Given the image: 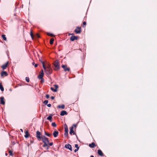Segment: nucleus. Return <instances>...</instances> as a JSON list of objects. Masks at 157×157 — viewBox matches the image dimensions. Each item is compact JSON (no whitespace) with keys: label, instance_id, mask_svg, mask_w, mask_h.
Instances as JSON below:
<instances>
[{"label":"nucleus","instance_id":"1a4fd4ad","mask_svg":"<svg viewBox=\"0 0 157 157\" xmlns=\"http://www.w3.org/2000/svg\"><path fill=\"white\" fill-rule=\"evenodd\" d=\"M65 147L66 148L69 149L71 151H72V150L71 145L69 144H66L65 146Z\"/></svg>","mask_w":157,"mask_h":157},{"label":"nucleus","instance_id":"c85d7f7f","mask_svg":"<svg viewBox=\"0 0 157 157\" xmlns=\"http://www.w3.org/2000/svg\"><path fill=\"white\" fill-rule=\"evenodd\" d=\"M30 36L32 39H33V34L32 31L30 32Z\"/></svg>","mask_w":157,"mask_h":157},{"label":"nucleus","instance_id":"a878e982","mask_svg":"<svg viewBox=\"0 0 157 157\" xmlns=\"http://www.w3.org/2000/svg\"><path fill=\"white\" fill-rule=\"evenodd\" d=\"M2 37L3 38V40H6V37L5 35L4 34L2 35Z\"/></svg>","mask_w":157,"mask_h":157},{"label":"nucleus","instance_id":"393cba45","mask_svg":"<svg viewBox=\"0 0 157 157\" xmlns=\"http://www.w3.org/2000/svg\"><path fill=\"white\" fill-rule=\"evenodd\" d=\"M52 127H56V126H57L55 122H53L52 123Z\"/></svg>","mask_w":157,"mask_h":157},{"label":"nucleus","instance_id":"473e14b6","mask_svg":"<svg viewBox=\"0 0 157 157\" xmlns=\"http://www.w3.org/2000/svg\"><path fill=\"white\" fill-rule=\"evenodd\" d=\"M75 147H76V149H77V148H78V149H79V147L78 146V144H75Z\"/></svg>","mask_w":157,"mask_h":157},{"label":"nucleus","instance_id":"ea45409f","mask_svg":"<svg viewBox=\"0 0 157 157\" xmlns=\"http://www.w3.org/2000/svg\"><path fill=\"white\" fill-rule=\"evenodd\" d=\"M53 144V142H51V143H49V145L50 146H52V145Z\"/></svg>","mask_w":157,"mask_h":157},{"label":"nucleus","instance_id":"b1692460","mask_svg":"<svg viewBox=\"0 0 157 157\" xmlns=\"http://www.w3.org/2000/svg\"><path fill=\"white\" fill-rule=\"evenodd\" d=\"M54 39L53 38H51L50 40V44H52L53 43V42L54 41Z\"/></svg>","mask_w":157,"mask_h":157},{"label":"nucleus","instance_id":"a18cd8bd","mask_svg":"<svg viewBox=\"0 0 157 157\" xmlns=\"http://www.w3.org/2000/svg\"><path fill=\"white\" fill-rule=\"evenodd\" d=\"M37 36L38 37H40V36L38 34H37Z\"/></svg>","mask_w":157,"mask_h":157},{"label":"nucleus","instance_id":"f257e3e1","mask_svg":"<svg viewBox=\"0 0 157 157\" xmlns=\"http://www.w3.org/2000/svg\"><path fill=\"white\" fill-rule=\"evenodd\" d=\"M41 139L42 140L43 142L44 143L43 147H46V149L48 150L49 148V147L48 145V144L49 142L48 138L44 136H42Z\"/></svg>","mask_w":157,"mask_h":157},{"label":"nucleus","instance_id":"bb28decb","mask_svg":"<svg viewBox=\"0 0 157 157\" xmlns=\"http://www.w3.org/2000/svg\"><path fill=\"white\" fill-rule=\"evenodd\" d=\"M45 134L46 135H47V136H48L49 137H50L51 136V135L50 134H49L47 132H45Z\"/></svg>","mask_w":157,"mask_h":157},{"label":"nucleus","instance_id":"2f4dec72","mask_svg":"<svg viewBox=\"0 0 157 157\" xmlns=\"http://www.w3.org/2000/svg\"><path fill=\"white\" fill-rule=\"evenodd\" d=\"M9 153L10 154V155H13V153L12 151H11L10 150L9 151Z\"/></svg>","mask_w":157,"mask_h":157},{"label":"nucleus","instance_id":"6e6552de","mask_svg":"<svg viewBox=\"0 0 157 157\" xmlns=\"http://www.w3.org/2000/svg\"><path fill=\"white\" fill-rule=\"evenodd\" d=\"M0 104L2 105H4L5 104L4 98L3 97H2L0 98Z\"/></svg>","mask_w":157,"mask_h":157},{"label":"nucleus","instance_id":"f3484780","mask_svg":"<svg viewBox=\"0 0 157 157\" xmlns=\"http://www.w3.org/2000/svg\"><path fill=\"white\" fill-rule=\"evenodd\" d=\"M89 146L91 148H94L96 146L94 142H92L91 144H89Z\"/></svg>","mask_w":157,"mask_h":157},{"label":"nucleus","instance_id":"2eb2a0df","mask_svg":"<svg viewBox=\"0 0 157 157\" xmlns=\"http://www.w3.org/2000/svg\"><path fill=\"white\" fill-rule=\"evenodd\" d=\"M77 36H72L70 38V40L71 41H74L75 40L77 39Z\"/></svg>","mask_w":157,"mask_h":157},{"label":"nucleus","instance_id":"e433bc0d","mask_svg":"<svg viewBox=\"0 0 157 157\" xmlns=\"http://www.w3.org/2000/svg\"><path fill=\"white\" fill-rule=\"evenodd\" d=\"M46 98H47L48 99L49 98V94H46Z\"/></svg>","mask_w":157,"mask_h":157},{"label":"nucleus","instance_id":"6ab92c4d","mask_svg":"<svg viewBox=\"0 0 157 157\" xmlns=\"http://www.w3.org/2000/svg\"><path fill=\"white\" fill-rule=\"evenodd\" d=\"M64 129H65V132H68V128L67 125L66 124H65L64 125Z\"/></svg>","mask_w":157,"mask_h":157},{"label":"nucleus","instance_id":"79ce46f5","mask_svg":"<svg viewBox=\"0 0 157 157\" xmlns=\"http://www.w3.org/2000/svg\"><path fill=\"white\" fill-rule=\"evenodd\" d=\"M78 148H77V149H75L74 150V152H76L77 151H78Z\"/></svg>","mask_w":157,"mask_h":157},{"label":"nucleus","instance_id":"423d86ee","mask_svg":"<svg viewBox=\"0 0 157 157\" xmlns=\"http://www.w3.org/2000/svg\"><path fill=\"white\" fill-rule=\"evenodd\" d=\"M61 67L63 69L64 71H69L70 69L69 67H67V65H62L61 66Z\"/></svg>","mask_w":157,"mask_h":157},{"label":"nucleus","instance_id":"ddd939ff","mask_svg":"<svg viewBox=\"0 0 157 157\" xmlns=\"http://www.w3.org/2000/svg\"><path fill=\"white\" fill-rule=\"evenodd\" d=\"M98 153L99 155L101 156H102L104 155L102 151L100 149H99L98 150Z\"/></svg>","mask_w":157,"mask_h":157},{"label":"nucleus","instance_id":"f03ea898","mask_svg":"<svg viewBox=\"0 0 157 157\" xmlns=\"http://www.w3.org/2000/svg\"><path fill=\"white\" fill-rule=\"evenodd\" d=\"M42 63L43 64V67L45 70L46 73L47 75L51 74L52 72V70L51 68H46V67L45 66L43 62H42Z\"/></svg>","mask_w":157,"mask_h":157},{"label":"nucleus","instance_id":"7ed1b4c3","mask_svg":"<svg viewBox=\"0 0 157 157\" xmlns=\"http://www.w3.org/2000/svg\"><path fill=\"white\" fill-rule=\"evenodd\" d=\"M53 65L55 66V70L58 71L60 68V66L59 61L58 60H56L53 63Z\"/></svg>","mask_w":157,"mask_h":157},{"label":"nucleus","instance_id":"20e7f679","mask_svg":"<svg viewBox=\"0 0 157 157\" xmlns=\"http://www.w3.org/2000/svg\"><path fill=\"white\" fill-rule=\"evenodd\" d=\"M77 125L76 124H74L70 128V134L72 135V134L73 133V134H75V132L73 130V129L74 128V127H77Z\"/></svg>","mask_w":157,"mask_h":157},{"label":"nucleus","instance_id":"c9c22d12","mask_svg":"<svg viewBox=\"0 0 157 157\" xmlns=\"http://www.w3.org/2000/svg\"><path fill=\"white\" fill-rule=\"evenodd\" d=\"M48 34L49 36H53V34L50 33H48Z\"/></svg>","mask_w":157,"mask_h":157},{"label":"nucleus","instance_id":"4c0bfd02","mask_svg":"<svg viewBox=\"0 0 157 157\" xmlns=\"http://www.w3.org/2000/svg\"><path fill=\"white\" fill-rule=\"evenodd\" d=\"M41 79V82H44V79L43 78H40Z\"/></svg>","mask_w":157,"mask_h":157},{"label":"nucleus","instance_id":"49530a36","mask_svg":"<svg viewBox=\"0 0 157 157\" xmlns=\"http://www.w3.org/2000/svg\"><path fill=\"white\" fill-rule=\"evenodd\" d=\"M5 155H6V156L7 155H8L7 153H6V154H5Z\"/></svg>","mask_w":157,"mask_h":157},{"label":"nucleus","instance_id":"7c9ffc66","mask_svg":"<svg viewBox=\"0 0 157 157\" xmlns=\"http://www.w3.org/2000/svg\"><path fill=\"white\" fill-rule=\"evenodd\" d=\"M25 80L27 82H29V78L28 77H26Z\"/></svg>","mask_w":157,"mask_h":157},{"label":"nucleus","instance_id":"de8ad7c7","mask_svg":"<svg viewBox=\"0 0 157 157\" xmlns=\"http://www.w3.org/2000/svg\"><path fill=\"white\" fill-rule=\"evenodd\" d=\"M90 157H94L93 155H91Z\"/></svg>","mask_w":157,"mask_h":157},{"label":"nucleus","instance_id":"8fccbe9b","mask_svg":"<svg viewBox=\"0 0 157 157\" xmlns=\"http://www.w3.org/2000/svg\"><path fill=\"white\" fill-rule=\"evenodd\" d=\"M20 130L22 132H23V130L22 129H21Z\"/></svg>","mask_w":157,"mask_h":157},{"label":"nucleus","instance_id":"4468645a","mask_svg":"<svg viewBox=\"0 0 157 157\" xmlns=\"http://www.w3.org/2000/svg\"><path fill=\"white\" fill-rule=\"evenodd\" d=\"M59 132L57 131H54L53 132V135L54 137H56L58 135Z\"/></svg>","mask_w":157,"mask_h":157},{"label":"nucleus","instance_id":"9d476101","mask_svg":"<svg viewBox=\"0 0 157 157\" xmlns=\"http://www.w3.org/2000/svg\"><path fill=\"white\" fill-rule=\"evenodd\" d=\"M8 64V62H7L6 63L3 64L1 66V68L3 70L6 69L7 67Z\"/></svg>","mask_w":157,"mask_h":157},{"label":"nucleus","instance_id":"9b49d317","mask_svg":"<svg viewBox=\"0 0 157 157\" xmlns=\"http://www.w3.org/2000/svg\"><path fill=\"white\" fill-rule=\"evenodd\" d=\"M54 86L56 87V89H54L53 87H51V89L53 92H56L57 91V89L58 88V86L56 85H55Z\"/></svg>","mask_w":157,"mask_h":157},{"label":"nucleus","instance_id":"4be33fe9","mask_svg":"<svg viewBox=\"0 0 157 157\" xmlns=\"http://www.w3.org/2000/svg\"><path fill=\"white\" fill-rule=\"evenodd\" d=\"M52 117L51 115L49 116L47 118V119L50 121V122H52Z\"/></svg>","mask_w":157,"mask_h":157},{"label":"nucleus","instance_id":"f8f14e48","mask_svg":"<svg viewBox=\"0 0 157 157\" xmlns=\"http://www.w3.org/2000/svg\"><path fill=\"white\" fill-rule=\"evenodd\" d=\"M8 74L5 71H2L1 73V76L2 77L4 76H7Z\"/></svg>","mask_w":157,"mask_h":157},{"label":"nucleus","instance_id":"412c9836","mask_svg":"<svg viewBox=\"0 0 157 157\" xmlns=\"http://www.w3.org/2000/svg\"><path fill=\"white\" fill-rule=\"evenodd\" d=\"M44 74L41 73H40L39 75L38 76V78H43V76H44Z\"/></svg>","mask_w":157,"mask_h":157},{"label":"nucleus","instance_id":"39448f33","mask_svg":"<svg viewBox=\"0 0 157 157\" xmlns=\"http://www.w3.org/2000/svg\"><path fill=\"white\" fill-rule=\"evenodd\" d=\"M74 31L77 34L80 33L81 32V27H77Z\"/></svg>","mask_w":157,"mask_h":157},{"label":"nucleus","instance_id":"aec40b11","mask_svg":"<svg viewBox=\"0 0 157 157\" xmlns=\"http://www.w3.org/2000/svg\"><path fill=\"white\" fill-rule=\"evenodd\" d=\"M57 108H61L62 109H64L65 108V106L64 105H59L57 106Z\"/></svg>","mask_w":157,"mask_h":157},{"label":"nucleus","instance_id":"dca6fc26","mask_svg":"<svg viewBox=\"0 0 157 157\" xmlns=\"http://www.w3.org/2000/svg\"><path fill=\"white\" fill-rule=\"evenodd\" d=\"M67 114V112L66 111L63 110L61 112L60 115L62 116H64Z\"/></svg>","mask_w":157,"mask_h":157},{"label":"nucleus","instance_id":"cd10ccee","mask_svg":"<svg viewBox=\"0 0 157 157\" xmlns=\"http://www.w3.org/2000/svg\"><path fill=\"white\" fill-rule=\"evenodd\" d=\"M43 103L45 105H47L48 103V101L47 100H45L44 101Z\"/></svg>","mask_w":157,"mask_h":157},{"label":"nucleus","instance_id":"58836bf2","mask_svg":"<svg viewBox=\"0 0 157 157\" xmlns=\"http://www.w3.org/2000/svg\"><path fill=\"white\" fill-rule=\"evenodd\" d=\"M40 73H41L44 74V72H43V69L41 70H40Z\"/></svg>","mask_w":157,"mask_h":157},{"label":"nucleus","instance_id":"37998d69","mask_svg":"<svg viewBox=\"0 0 157 157\" xmlns=\"http://www.w3.org/2000/svg\"><path fill=\"white\" fill-rule=\"evenodd\" d=\"M51 98L52 100H53L54 99V96H52Z\"/></svg>","mask_w":157,"mask_h":157},{"label":"nucleus","instance_id":"72a5a7b5","mask_svg":"<svg viewBox=\"0 0 157 157\" xmlns=\"http://www.w3.org/2000/svg\"><path fill=\"white\" fill-rule=\"evenodd\" d=\"M86 25V21H84L83 23V26L84 27L85 25Z\"/></svg>","mask_w":157,"mask_h":157},{"label":"nucleus","instance_id":"09e8293b","mask_svg":"<svg viewBox=\"0 0 157 157\" xmlns=\"http://www.w3.org/2000/svg\"><path fill=\"white\" fill-rule=\"evenodd\" d=\"M34 63H32V64H33V65H34Z\"/></svg>","mask_w":157,"mask_h":157},{"label":"nucleus","instance_id":"c03bdc74","mask_svg":"<svg viewBox=\"0 0 157 157\" xmlns=\"http://www.w3.org/2000/svg\"><path fill=\"white\" fill-rule=\"evenodd\" d=\"M38 66V64H36L34 65V67H37Z\"/></svg>","mask_w":157,"mask_h":157},{"label":"nucleus","instance_id":"f704fd0d","mask_svg":"<svg viewBox=\"0 0 157 157\" xmlns=\"http://www.w3.org/2000/svg\"><path fill=\"white\" fill-rule=\"evenodd\" d=\"M46 67V68H51V65L50 64H48V66Z\"/></svg>","mask_w":157,"mask_h":157},{"label":"nucleus","instance_id":"5701e85b","mask_svg":"<svg viewBox=\"0 0 157 157\" xmlns=\"http://www.w3.org/2000/svg\"><path fill=\"white\" fill-rule=\"evenodd\" d=\"M0 89L2 91H3L4 90L3 86L1 83H0Z\"/></svg>","mask_w":157,"mask_h":157},{"label":"nucleus","instance_id":"c756f323","mask_svg":"<svg viewBox=\"0 0 157 157\" xmlns=\"http://www.w3.org/2000/svg\"><path fill=\"white\" fill-rule=\"evenodd\" d=\"M64 136L65 137H67L68 136V132H65Z\"/></svg>","mask_w":157,"mask_h":157},{"label":"nucleus","instance_id":"a211bd4d","mask_svg":"<svg viewBox=\"0 0 157 157\" xmlns=\"http://www.w3.org/2000/svg\"><path fill=\"white\" fill-rule=\"evenodd\" d=\"M29 134L28 131H26L25 132V135L24 136L26 138H27L29 137Z\"/></svg>","mask_w":157,"mask_h":157},{"label":"nucleus","instance_id":"a19ab883","mask_svg":"<svg viewBox=\"0 0 157 157\" xmlns=\"http://www.w3.org/2000/svg\"><path fill=\"white\" fill-rule=\"evenodd\" d=\"M47 106L48 107H50L51 106V105L50 104H49L47 105Z\"/></svg>","mask_w":157,"mask_h":157},{"label":"nucleus","instance_id":"0eeeda50","mask_svg":"<svg viewBox=\"0 0 157 157\" xmlns=\"http://www.w3.org/2000/svg\"><path fill=\"white\" fill-rule=\"evenodd\" d=\"M41 133L39 131H37L36 132V137L38 139L40 140L42 138V136H40Z\"/></svg>","mask_w":157,"mask_h":157}]
</instances>
